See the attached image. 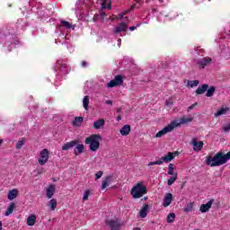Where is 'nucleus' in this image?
I'll use <instances>...</instances> for the list:
<instances>
[{
  "label": "nucleus",
  "mask_w": 230,
  "mask_h": 230,
  "mask_svg": "<svg viewBox=\"0 0 230 230\" xmlns=\"http://www.w3.org/2000/svg\"><path fill=\"white\" fill-rule=\"evenodd\" d=\"M230 159V151L227 154H224L222 151L217 153L214 157H208L206 160V164L214 168L215 166H222L226 164Z\"/></svg>",
  "instance_id": "f257e3e1"
},
{
  "label": "nucleus",
  "mask_w": 230,
  "mask_h": 230,
  "mask_svg": "<svg viewBox=\"0 0 230 230\" xmlns=\"http://www.w3.org/2000/svg\"><path fill=\"white\" fill-rule=\"evenodd\" d=\"M190 121H191V119H181L180 122L179 120H172L165 128L158 131L155 137H163V136L168 134L169 132H172V130L177 128V127H181V123H190Z\"/></svg>",
  "instance_id": "f03ea898"
},
{
  "label": "nucleus",
  "mask_w": 230,
  "mask_h": 230,
  "mask_svg": "<svg viewBox=\"0 0 230 230\" xmlns=\"http://www.w3.org/2000/svg\"><path fill=\"white\" fill-rule=\"evenodd\" d=\"M102 141V136L93 134L86 137L84 140L85 145L90 146L91 152H96L100 148V142Z\"/></svg>",
  "instance_id": "7ed1b4c3"
},
{
  "label": "nucleus",
  "mask_w": 230,
  "mask_h": 230,
  "mask_svg": "<svg viewBox=\"0 0 230 230\" xmlns=\"http://www.w3.org/2000/svg\"><path fill=\"white\" fill-rule=\"evenodd\" d=\"M133 199H141L143 195H146V185L145 182H137L131 190Z\"/></svg>",
  "instance_id": "20e7f679"
},
{
  "label": "nucleus",
  "mask_w": 230,
  "mask_h": 230,
  "mask_svg": "<svg viewBox=\"0 0 230 230\" xmlns=\"http://www.w3.org/2000/svg\"><path fill=\"white\" fill-rule=\"evenodd\" d=\"M48 161H49V150L45 148L42 151H40L38 163L39 164H40V166H44V164H46Z\"/></svg>",
  "instance_id": "39448f33"
},
{
  "label": "nucleus",
  "mask_w": 230,
  "mask_h": 230,
  "mask_svg": "<svg viewBox=\"0 0 230 230\" xmlns=\"http://www.w3.org/2000/svg\"><path fill=\"white\" fill-rule=\"evenodd\" d=\"M123 84V77L121 75H116L113 80H111L107 87H117V85H121Z\"/></svg>",
  "instance_id": "423d86ee"
},
{
  "label": "nucleus",
  "mask_w": 230,
  "mask_h": 230,
  "mask_svg": "<svg viewBox=\"0 0 230 230\" xmlns=\"http://www.w3.org/2000/svg\"><path fill=\"white\" fill-rule=\"evenodd\" d=\"M190 145L193 146L194 152H200L204 148V142L198 141L197 138H193Z\"/></svg>",
  "instance_id": "0eeeda50"
},
{
  "label": "nucleus",
  "mask_w": 230,
  "mask_h": 230,
  "mask_svg": "<svg viewBox=\"0 0 230 230\" xmlns=\"http://www.w3.org/2000/svg\"><path fill=\"white\" fill-rule=\"evenodd\" d=\"M107 226L111 227V230H120L121 229V223L118 220H108L106 221Z\"/></svg>",
  "instance_id": "6e6552de"
},
{
  "label": "nucleus",
  "mask_w": 230,
  "mask_h": 230,
  "mask_svg": "<svg viewBox=\"0 0 230 230\" xmlns=\"http://www.w3.org/2000/svg\"><path fill=\"white\" fill-rule=\"evenodd\" d=\"M172 202H173V194L166 193L163 201L164 208H168Z\"/></svg>",
  "instance_id": "1a4fd4ad"
},
{
  "label": "nucleus",
  "mask_w": 230,
  "mask_h": 230,
  "mask_svg": "<svg viewBox=\"0 0 230 230\" xmlns=\"http://www.w3.org/2000/svg\"><path fill=\"white\" fill-rule=\"evenodd\" d=\"M213 202H215V200L210 199L209 201H208V203L202 204L199 208V211L201 213H208V211H209V209H211V207L213 206Z\"/></svg>",
  "instance_id": "9d476101"
},
{
  "label": "nucleus",
  "mask_w": 230,
  "mask_h": 230,
  "mask_svg": "<svg viewBox=\"0 0 230 230\" xmlns=\"http://www.w3.org/2000/svg\"><path fill=\"white\" fill-rule=\"evenodd\" d=\"M112 182V176H106L102 182L101 190H106Z\"/></svg>",
  "instance_id": "9b49d317"
},
{
  "label": "nucleus",
  "mask_w": 230,
  "mask_h": 230,
  "mask_svg": "<svg viewBox=\"0 0 230 230\" xmlns=\"http://www.w3.org/2000/svg\"><path fill=\"white\" fill-rule=\"evenodd\" d=\"M76 145H78V141L77 140H72L70 142H67V143L64 144L63 146H62V150L63 151L71 150V148H74V146H76Z\"/></svg>",
  "instance_id": "f8f14e48"
},
{
  "label": "nucleus",
  "mask_w": 230,
  "mask_h": 230,
  "mask_svg": "<svg viewBox=\"0 0 230 230\" xmlns=\"http://www.w3.org/2000/svg\"><path fill=\"white\" fill-rule=\"evenodd\" d=\"M175 155H177V152H169L165 156L162 157V161H164V163H170L175 159Z\"/></svg>",
  "instance_id": "ddd939ff"
},
{
  "label": "nucleus",
  "mask_w": 230,
  "mask_h": 230,
  "mask_svg": "<svg viewBox=\"0 0 230 230\" xmlns=\"http://www.w3.org/2000/svg\"><path fill=\"white\" fill-rule=\"evenodd\" d=\"M211 62H213V59H211V58H204L202 59H199L198 61L199 66H200L201 67H206V66H209V64H211Z\"/></svg>",
  "instance_id": "4468645a"
},
{
  "label": "nucleus",
  "mask_w": 230,
  "mask_h": 230,
  "mask_svg": "<svg viewBox=\"0 0 230 230\" xmlns=\"http://www.w3.org/2000/svg\"><path fill=\"white\" fill-rule=\"evenodd\" d=\"M127 23L121 22L114 29V33H121V31H127Z\"/></svg>",
  "instance_id": "2eb2a0df"
},
{
  "label": "nucleus",
  "mask_w": 230,
  "mask_h": 230,
  "mask_svg": "<svg viewBox=\"0 0 230 230\" xmlns=\"http://www.w3.org/2000/svg\"><path fill=\"white\" fill-rule=\"evenodd\" d=\"M55 185L50 184L46 190V195L48 199H53V195H55Z\"/></svg>",
  "instance_id": "dca6fc26"
},
{
  "label": "nucleus",
  "mask_w": 230,
  "mask_h": 230,
  "mask_svg": "<svg viewBox=\"0 0 230 230\" xmlns=\"http://www.w3.org/2000/svg\"><path fill=\"white\" fill-rule=\"evenodd\" d=\"M148 209H149L148 204L143 205V207L139 212L140 218H146V215H148Z\"/></svg>",
  "instance_id": "f3484780"
},
{
  "label": "nucleus",
  "mask_w": 230,
  "mask_h": 230,
  "mask_svg": "<svg viewBox=\"0 0 230 230\" xmlns=\"http://www.w3.org/2000/svg\"><path fill=\"white\" fill-rule=\"evenodd\" d=\"M104 125H105V119H99L98 120H95L93 122V128H95V130H100V128H102V127H104Z\"/></svg>",
  "instance_id": "a211bd4d"
},
{
  "label": "nucleus",
  "mask_w": 230,
  "mask_h": 230,
  "mask_svg": "<svg viewBox=\"0 0 230 230\" xmlns=\"http://www.w3.org/2000/svg\"><path fill=\"white\" fill-rule=\"evenodd\" d=\"M36 222H37V216L30 215L27 217V226H29L30 227H33V226H35Z\"/></svg>",
  "instance_id": "6ab92c4d"
},
{
  "label": "nucleus",
  "mask_w": 230,
  "mask_h": 230,
  "mask_svg": "<svg viewBox=\"0 0 230 230\" xmlns=\"http://www.w3.org/2000/svg\"><path fill=\"white\" fill-rule=\"evenodd\" d=\"M208 89H209L208 84H202L199 86L198 89L196 90V94H204V93L208 91Z\"/></svg>",
  "instance_id": "aec40b11"
},
{
  "label": "nucleus",
  "mask_w": 230,
  "mask_h": 230,
  "mask_svg": "<svg viewBox=\"0 0 230 230\" xmlns=\"http://www.w3.org/2000/svg\"><path fill=\"white\" fill-rule=\"evenodd\" d=\"M13 209H15V203L12 202L9 204V206L4 213V217H10V215H12V213H13Z\"/></svg>",
  "instance_id": "412c9836"
},
{
  "label": "nucleus",
  "mask_w": 230,
  "mask_h": 230,
  "mask_svg": "<svg viewBox=\"0 0 230 230\" xmlns=\"http://www.w3.org/2000/svg\"><path fill=\"white\" fill-rule=\"evenodd\" d=\"M84 150H85L84 144H77L75 148V155H78V154H84Z\"/></svg>",
  "instance_id": "4be33fe9"
},
{
  "label": "nucleus",
  "mask_w": 230,
  "mask_h": 230,
  "mask_svg": "<svg viewBox=\"0 0 230 230\" xmlns=\"http://www.w3.org/2000/svg\"><path fill=\"white\" fill-rule=\"evenodd\" d=\"M61 26L62 28H66V30H75L74 25H72L69 22L66 20L61 21Z\"/></svg>",
  "instance_id": "5701e85b"
},
{
  "label": "nucleus",
  "mask_w": 230,
  "mask_h": 230,
  "mask_svg": "<svg viewBox=\"0 0 230 230\" xmlns=\"http://www.w3.org/2000/svg\"><path fill=\"white\" fill-rule=\"evenodd\" d=\"M121 136H128L130 134V125H125L120 129Z\"/></svg>",
  "instance_id": "b1692460"
},
{
  "label": "nucleus",
  "mask_w": 230,
  "mask_h": 230,
  "mask_svg": "<svg viewBox=\"0 0 230 230\" xmlns=\"http://www.w3.org/2000/svg\"><path fill=\"white\" fill-rule=\"evenodd\" d=\"M48 207L49 208L50 211H55L57 209V199H51L48 203Z\"/></svg>",
  "instance_id": "393cba45"
},
{
  "label": "nucleus",
  "mask_w": 230,
  "mask_h": 230,
  "mask_svg": "<svg viewBox=\"0 0 230 230\" xmlns=\"http://www.w3.org/2000/svg\"><path fill=\"white\" fill-rule=\"evenodd\" d=\"M17 193H18V191L15 189L10 190L8 195H7V199L9 200H13V199H17Z\"/></svg>",
  "instance_id": "a878e982"
},
{
  "label": "nucleus",
  "mask_w": 230,
  "mask_h": 230,
  "mask_svg": "<svg viewBox=\"0 0 230 230\" xmlns=\"http://www.w3.org/2000/svg\"><path fill=\"white\" fill-rule=\"evenodd\" d=\"M228 111V108H221L219 111H217V112L215 113V118H218V116H224V114H227Z\"/></svg>",
  "instance_id": "bb28decb"
},
{
  "label": "nucleus",
  "mask_w": 230,
  "mask_h": 230,
  "mask_svg": "<svg viewBox=\"0 0 230 230\" xmlns=\"http://www.w3.org/2000/svg\"><path fill=\"white\" fill-rule=\"evenodd\" d=\"M84 121V118L82 117H75V120H73L72 125H74V127H80V125H82Z\"/></svg>",
  "instance_id": "cd10ccee"
},
{
  "label": "nucleus",
  "mask_w": 230,
  "mask_h": 230,
  "mask_svg": "<svg viewBox=\"0 0 230 230\" xmlns=\"http://www.w3.org/2000/svg\"><path fill=\"white\" fill-rule=\"evenodd\" d=\"M101 5L102 10H107V8L111 9V0H101Z\"/></svg>",
  "instance_id": "c85d7f7f"
},
{
  "label": "nucleus",
  "mask_w": 230,
  "mask_h": 230,
  "mask_svg": "<svg viewBox=\"0 0 230 230\" xmlns=\"http://www.w3.org/2000/svg\"><path fill=\"white\" fill-rule=\"evenodd\" d=\"M215 91H217V88L215 86H210L209 89L207 90V98H211L215 94Z\"/></svg>",
  "instance_id": "c756f323"
},
{
  "label": "nucleus",
  "mask_w": 230,
  "mask_h": 230,
  "mask_svg": "<svg viewBox=\"0 0 230 230\" xmlns=\"http://www.w3.org/2000/svg\"><path fill=\"white\" fill-rule=\"evenodd\" d=\"M83 107L85 111H89V96H84L83 99Z\"/></svg>",
  "instance_id": "7c9ffc66"
},
{
  "label": "nucleus",
  "mask_w": 230,
  "mask_h": 230,
  "mask_svg": "<svg viewBox=\"0 0 230 230\" xmlns=\"http://www.w3.org/2000/svg\"><path fill=\"white\" fill-rule=\"evenodd\" d=\"M173 170H175V168H173V164H169L167 172L168 175H178L177 172H173Z\"/></svg>",
  "instance_id": "2f4dec72"
},
{
  "label": "nucleus",
  "mask_w": 230,
  "mask_h": 230,
  "mask_svg": "<svg viewBox=\"0 0 230 230\" xmlns=\"http://www.w3.org/2000/svg\"><path fill=\"white\" fill-rule=\"evenodd\" d=\"M183 211L184 213H190V211H193V202L187 204L183 208Z\"/></svg>",
  "instance_id": "473e14b6"
},
{
  "label": "nucleus",
  "mask_w": 230,
  "mask_h": 230,
  "mask_svg": "<svg viewBox=\"0 0 230 230\" xmlns=\"http://www.w3.org/2000/svg\"><path fill=\"white\" fill-rule=\"evenodd\" d=\"M167 222L168 224H173L175 222V214L171 213L167 216Z\"/></svg>",
  "instance_id": "72a5a7b5"
},
{
  "label": "nucleus",
  "mask_w": 230,
  "mask_h": 230,
  "mask_svg": "<svg viewBox=\"0 0 230 230\" xmlns=\"http://www.w3.org/2000/svg\"><path fill=\"white\" fill-rule=\"evenodd\" d=\"M177 176H178V174H172V177L167 181V184L169 186H172V184H173V182H175V181H177Z\"/></svg>",
  "instance_id": "f704fd0d"
},
{
  "label": "nucleus",
  "mask_w": 230,
  "mask_h": 230,
  "mask_svg": "<svg viewBox=\"0 0 230 230\" xmlns=\"http://www.w3.org/2000/svg\"><path fill=\"white\" fill-rule=\"evenodd\" d=\"M163 163H164V161H163V159L161 158L158 161H155V162H150L147 166H155V164L161 165L163 164Z\"/></svg>",
  "instance_id": "c9c22d12"
},
{
  "label": "nucleus",
  "mask_w": 230,
  "mask_h": 230,
  "mask_svg": "<svg viewBox=\"0 0 230 230\" xmlns=\"http://www.w3.org/2000/svg\"><path fill=\"white\" fill-rule=\"evenodd\" d=\"M199 80H194V81H189L188 85L189 87H197L199 85Z\"/></svg>",
  "instance_id": "e433bc0d"
},
{
  "label": "nucleus",
  "mask_w": 230,
  "mask_h": 230,
  "mask_svg": "<svg viewBox=\"0 0 230 230\" xmlns=\"http://www.w3.org/2000/svg\"><path fill=\"white\" fill-rule=\"evenodd\" d=\"M22 146H24V140H19L16 144V148L18 150H21V148H22Z\"/></svg>",
  "instance_id": "4c0bfd02"
},
{
  "label": "nucleus",
  "mask_w": 230,
  "mask_h": 230,
  "mask_svg": "<svg viewBox=\"0 0 230 230\" xmlns=\"http://www.w3.org/2000/svg\"><path fill=\"white\" fill-rule=\"evenodd\" d=\"M102 176H103V172L102 171H98L95 173V181H98V179H102Z\"/></svg>",
  "instance_id": "58836bf2"
},
{
  "label": "nucleus",
  "mask_w": 230,
  "mask_h": 230,
  "mask_svg": "<svg viewBox=\"0 0 230 230\" xmlns=\"http://www.w3.org/2000/svg\"><path fill=\"white\" fill-rule=\"evenodd\" d=\"M90 193L91 192L89 190H85L83 196V200H88Z\"/></svg>",
  "instance_id": "ea45409f"
},
{
  "label": "nucleus",
  "mask_w": 230,
  "mask_h": 230,
  "mask_svg": "<svg viewBox=\"0 0 230 230\" xmlns=\"http://www.w3.org/2000/svg\"><path fill=\"white\" fill-rule=\"evenodd\" d=\"M58 66H59L60 67H66L67 65L66 63H63L62 60H58Z\"/></svg>",
  "instance_id": "a19ab883"
},
{
  "label": "nucleus",
  "mask_w": 230,
  "mask_h": 230,
  "mask_svg": "<svg viewBox=\"0 0 230 230\" xmlns=\"http://www.w3.org/2000/svg\"><path fill=\"white\" fill-rule=\"evenodd\" d=\"M101 17H102V19H104L105 17H107V13H101Z\"/></svg>",
  "instance_id": "79ce46f5"
},
{
  "label": "nucleus",
  "mask_w": 230,
  "mask_h": 230,
  "mask_svg": "<svg viewBox=\"0 0 230 230\" xmlns=\"http://www.w3.org/2000/svg\"><path fill=\"white\" fill-rule=\"evenodd\" d=\"M125 17V13L119 14V19H123Z\"/></svg>",
  "instance_id": "37998d69"
},
{
  "label": "nucleus",
  "mask_w": 230,
  "mask_h": 230,
  "mask_svg": "<svg viewBox=\"0 0 230 230\" xmlns=\"http://www.w3.org/2000/svg\"><path fill=\"white\" fill-rule=\"evenodd\" d=\"M105 103H106L107 105H112V101L107 100V101L105 102Z\"/></svg>",
  "instance_id": "c03bdc74"
},
{
  "label": "nucleus",
  "mask_w": 230,
  "mask_h": 230,
  "mask_svg": "<svg viewBox=\"0 0 230 230\" xmlns=\"http://www.w3.org/2000/svg\"><path fill=\"white\" fill-rule=\"evenodd\" d=\"M197 105V103L192 104L191 106L189 107L190 111L195 109V106Z\"/></svg>",
  "instance_id": "a18cd8bd"
},
{
  "label": "nucleus",
  "mask_w": 230,
  "mask_h": 230,
  "mask_svg": "<svg viewBox=\"0 0 230 230\" xmlns=\"http://www.w3.org/2000/svg\"><path fill=\"white\" fill-rule=\"evenodd\" d=\"M82 67H87V63L85 61L82 62Z\"/></svg>",
  "instance_id": "49530a36"
},
{
  "label": "nucleus",
  "mask_w": 230,
  "mask_h": 230,
  "mask_svg": "<svg viewBox=\"0 0 230 230\" xmlns=\"http://www.w3.org/2000/svg\"><path fill=\"white\" fill-rule=\"evenodd\" d=\"M136 6H137V2H136L132 6H131V10H134L136 8Z\"/></svg>",
  "instance_id": "de8ad7c7"
},
{
  "label": "nucleus",
  "mask_w": 230,
  "mask_h": 230,
  "mask_svg": "<svg viewBox=\"0 0 230 230\" xmlns=\"http://www.w3.org/2000/svg\"><path fill=\"white\" fill-rule=\"evenodd\" d=\"M132 11V9H128L124 12L125 15H127V13H130V12Z\"/></svg>",
  "instance_id": "09e8293b"
},
{
  "label": "nucleus",
  "mask_w": 230,
  "mask_h": 230,
  "mask_svg": "<svg viewBox=\"0 0 230 230\" xmlns=\"http://www.w3.org/2000/svg\"><path fill=\"white\" fill-rule=\"evenodd\" d=\"M135 3H138V4H143V1L142 0H135Z\"/></svg>",
  "instance_id": "8fccbe9b"
},
{
  "label": "nucleus",
  "mask_w": 230,
  "mask_h": 230,
  "mask_svg": "<svg viewBox=\"0 0 230 230\" xmlns=\"http://www.w3.org/2000/svg\"><path fill=\"white\" fill-rule=\"evenodd\" d=\"M118 46H119H119H121V39L118 40Z\"/></svg>",
  "instance_id": "3c124183"
},
{
  "label": "nucleus",
  "mask_w": 230,
  "mask_h": 230,
  "mask_svg": "<svg viewBox=\"0 0 230 230\" xmlns=\"http://www.w3.org/2000/svg\"><path fill=\"white\" fill-rule=\"evenodd\" d=\"M134 30H136V27H134V26L129 27V31H134Z\"/></svg>",
  "instance_id": "603ef678"
},
{
  "label": "nucleus",
  "mask_w": 230,
  "mask_h": 230,
  "mask_svg": "<svg viewBox=\"0 0 230 230\" xmlns=\"http://www.w3.org/2000/svg\"><path fill=\"white\" fill-rule=\"evenodd\" d=\"M117 121H121V116L119 115V116L117 117Z\"/></svg>",
  "instance_id": "864d4df0"
},
{
  "label": "nucleus",
  "mask_w": 230,
  "mask_h": 230,
  "mask_svg": "<svg viewBox=\"0 0 230 230\" xmlns=\"http://www.w3.org/2000/svg\"><path fill=\"white\" fill-rule=\"evenodd\" d=\"M0 230H3V222L0 221Z\"/></svg>",
  "instance_id": "5fc2aeb1"
},
{
  "label": "nucleus",
  "mask_w": 230,
  "mask_h": 230,
  "mask_svg": "<svg viewBox=\"0 0 230 230\" xmlns=\"http://www.w3.org/2000/svg\"><path fill=\"white\" fill-rule=\"evenodd\" d=\"M165 105H172V102H166Z\"/></svg>",
  "instance_id": "6e6d98bb"
},
{
  "label": "nucleus",
  "mask_w": 230,
  "mask_h": 230,
  "mask_svg": "<svg viewBox=\"0 0 230 230\" xmlns=\"http://www.w3.org/2000/svg\"><path fill=\"white\" fill-rule=\"evenodd\" d=\"M133 230H141V228H139V227H135V228H133Z\"/></svg>",
  "instance_id": "4d7b16f0"
},
{
  "label": "nucleus",
  "mask_w": 230,
  "mask_h": 230,
  "mask_svg": "<svg viewBox=\"0 0 230 230\" xmlns=\"http://www.w3.org/2000/svg\"><path fill=\"white\" fill-rule=\"evenodd\" d=\"M117 112H118V113L121 112V109H118V110H117Z\"/></svg>",
  "instance_id": "13d9d810"
},
{
  "label": "nucleus",
  "mask_w": 230,
  "mask_h": 230,
  "mask_svg": "<svg viewBox=\"0 0 230 230\" xmlns=\"http://www.w3.org/2000/svg\"><path fill=\"white\" fill-rule=\"evenodd\" d=\"M159 3H164V0H158Z\"/></svg>",
  "instance_id": "bf43d9fd"
},
{
  "label": "nucleus",
  "mask_w": 230,
  "mask_h": 230,
  "mask_svg": "<svg viewBox=\"0 0 230 230\" xmlns=\"http://www.w3.org/2000/svg\"><path fill=\"white\" fill-rule=\"evenodd\" d=\"M1 145H3V140L2 139H0V146H1Z\"/></svg>",
  "instance_id": "052dcab7"
},
{
  "label": "nucleus",
  "mask_w": 230,
  "mask_h": 230,
  "mask_svg": "<svg viewBox=\"0 0 230 230\" xmlns=\"http://www.w3.org/2000/svg\"><path fill=\"white\" fill-rule=\"evenodd\" d=\"M153 12H157V9H155V8H154V9H153Z\"/></svg>",
  "instance_id": "680f3d73"
},
{
  "label": "nucleus",
  "mask_w": 230,
  "mask_h": 230,
  "mask_svg": "<svg viewBox=\"0 0 230 230\" xmlns=\"http://www.w3.org/2000/svg\"><path fill=\"white\" fill-rule=\"evenodd\" d=\"M146 3H149V0L146 1Z\"/></svg>",
  "instance_id": "e2e57ef3"
}]
</instances>
